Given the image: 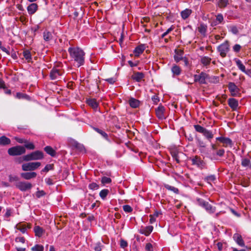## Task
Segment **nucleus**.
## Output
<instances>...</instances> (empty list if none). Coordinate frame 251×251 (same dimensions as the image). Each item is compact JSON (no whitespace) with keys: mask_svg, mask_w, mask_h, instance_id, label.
Segmentation results:
<instances>
[{"mask_svg":"<svg viewBox=\"0 0 251 251\" xmlns=\"http://www.w3.org/2000/svg\"><path fill=\"white\" fill-rule=\"evenodd\" d=\"M68 51L72 58L77 63L78 67L83 65L85 53L79 48H70Z\"/></svg>","mask_w":251,"mask_h":251,"instance_id":"1","label":"nucleus"},{"mask_svg":"<svg viewBox=\"0 0 251 251\" xmlns=\"http://www.w3.org/2000/svg\"><path fill=\"white\" fill-rule=\"evenodd\" d=\"M44 157L43 153L39 151L31 152L23 156V160L25 161L42 159Z\"/></svg>","mask_w":251,"mask_h":251,"instance_id":"2","label":"nucleus"},{"mask_svg":"<svg viewBox=\"0 0 251 251\" xmlns=\"http://www.w3.org/2000/svg\"><path fill=\"white\" fill-rule=\"evenodd\" d=\"M25 152V147L17 146L9 148L8 150V153L10 155L16 156L20 155Z\"/></svg>","mask_w":251,"mask_h":251,"instance_id":"3","label":"nucleus"},{"mask_svg":"<svg viewBox=\"0 0 251 251\" xmlns=\"http://www.w3.org/2000/svg\"><path fill=\"white\" fill-rule=\"evenodd\" d=\"M200 205L203 207L209 213H213L215 211V207H213L208 202L204 201L201 199H197Z\"/></svg>","mask_w":251,"mask_h":251,"instance_id":"4","label":"nucleus"},{"mask_svg":"<svg viewBox=\"0 0 251 251\" xmlns=\"http://www.w3.org/2000/svg\"><path fill=\"white\" fill-rule=\"evenodd\" d=\"M41 165L39 162H29L22 165V170L24 171H33L37 169Z\"/></svg>","mask_w":251,"mask_h":251,"instance_id":"5","label":"nucleus"},{"mask_svg":"<svg viewBox=\"0 0 251 251\" xmlns=\"http://www.w3.org/2000/svg\"><path fill=\"white\" fill-rule=\"evenodd\" d=\"M218 50L220 52V55L222 57H225L229 50V45L228 42L227 41H226L223 44H221L218 46Z\"/></svg>","mask_w":251,"mask_h":251,"instance_id":"6","label":"nucleus"},{"mask_svg":"<svg viewBox=\"0 0 251 251\" xmlns=\"http://www.w3.org/2000/svg\"><path fill=\"white\" fill-rule=\"evenodd\" d=\"M15 186L21 191H26L30 189L32 185L29 182L19 181L15 183Z\"/></svg>","mask_w":251,"mask_h":251,"instance_id":"7","label":"nucleus"},{"mask_svg":"<svg viewBox=\"0 0 251 251\" xmlns=\"http://www.w3.org/2000/svg\"><path fill=\"white\" fill-rule=\"evenodd\" d=\"M207 77L208 75L206 73L201 72L199 75H194V81L198 82L201 84H205Z\"/></svg>","mask_w":251,"mask_h":251,"instance_id":"8","label":"nucleus"},{"mask_svg":"<svg viewBox=\"0 0 251 251\" xmlns=\"http://www.w3.org/2000/svg\"><path fill=\"white\" fill-rule=\"evenodd\" d=\"M62 73L58 69H52L50 73V77L52 80L60 79L62 78Z\"/></svg>","mask_w":251,"mask_h":251,"instance_id":"9","label":"nucleus"},{"mask_svg":"<svg viewBox=\"0 0 251 251\" xmlns=\"http://www.w3.org/2000/svg\"><path fill=\"white\" fill-rule=\"evenodd\" d=\"M165 108L163 106L159 105L155 110L156 116L159 119L163 120L165 118L164 115Z\"/></svg>","mask_w":251,"mask_h":251,"instance_id":"10","label":"nucleus"},{"mask_svg":"<svg viewBox=\"0 0 251 251\" xmlns=\"http://www.w3.org/2000/svg\"><path fill=\"white\" fill-rule=\"evenodd\" d=\"M191 161L193 165H196L199 168H202L204 166V162L198 156L191 159Z\"/></svg>","mask_w":251,"mask_h":251,"instance_id":"11","label":"nucleus"},{"mask_svg":"<svg viewBox=\"0 0 251 251\" xmlns=\"http://www.w3.org/2000/svg\"><path fill=\"white\" fill-rule=\"evenodd\" d=\"M228 88L231 93V95L235 96L238 92V88L233 82H229L228 85Z\"/></svg>","mask_w":251,"mask_h":251,"instance_id":"12","label":"nucleus"},{"mask_svg":"<svg viewBox=\"0 0 251 251\" xmlns=\"http://www.w3.org/2000/svg\"><path fill=\"white\" fill-rule=\"evenodd\" d=\"M37 174L35 172L22 173L21 176L22 178L29 180L36 176Z\"/></svg>","mask_w":251,"mask_h":251,"instance_id":"13","label":"nucleus"},{"mask_svg":"<svg viewBox=\"0 0 251 251\" xmlns=\"http://www.w3.org/2000/svg\"><path fill=\"white\" fill-rule=\"evenodd\" d=\"M233 238L236 243L240 246L244 247L245 243L242 238L241 235L238 233H235L233 235Z\"/></svg>","mask_w":251,"mask_h":251,"instance_id":"14","label":"nucleus"},{"mask_svg":"<svg viewBox=\"0 0 251 251\" xmlns=\"http://www.w3.org/2000/svg\"><path fill=\"white\" fill-rule=\"evenodd\" d=\"M144 77V74L141 72H134L131 77L137 82L140 81Z\"/></svg>","mask_w":251,"mask_h":251,"instance_id":"15","label":"nucleus"},{"mask_svg":"<svg viewBox=\"0 0 251 251\" xmlns=\"http://www.w3.org/2000/svg\"><path fill=\"white\" fill-rule=\"evenodd\" d=\"M228 103L229 106L234 110H236L238 106V100L233 98L229 99Z\"/></svg>","mask_w":251,"mask_h":251,"instance_id":"16","label":"nucleus"},{"mask_svg":"<svg viewBox=\"0 0 251 251\" xmlns=\"http://www.w3.org/2000/svg\"><path fill=\"white\" fill-rule=\"evenodd\" d=\"M38 5L36 3H33L30 4L27 8V11L29 14H34L37 10Z\"/></svg>","mask_w":251,"mask_h":251,"instance_id":"17","label":"nucleus"},{"mask_svg":"<svg viewBox=\"0 0 251 251\" xmlns=\"http://www.w3.org/2000/svg\"><path fill=\"white\" fill-rule=\"evenodd\" d=\"M11 143L10 139L8 138L5 136H2L0 137V145L1 146H6L9 145Z\"/></svg>","mask_w":251,"mask_h":251,"instance_id":"18","label":"nucleus"},{"mask_svg":"<svg viewBox=\"0 0 251 251\" xmlns=\"http://www.w3.org/2000/svg\"><path fill=\"white\" fill-rule=\"evenodd\" d=\"M43 38L46 42H49L53 39V36L50 32L45 31L43 32Z\"/></svg>","mask_w":251,"mask_h":251,"instance_id":"19","label":"nucleus"},{"mask_svg":"<svg viewBox=\"0 0 251 251\" xmlns=\"http://www.w3.org/2000/svg\"><path fill=\"white\" fill-rule=\"evenodd\" d=\"M175 52L176 54L174 56L175 60L176 62H179L183 58V51L181 50H176Z\"/></svg>","mask_w":251,"mask_h":251,"instance_id":"20","label":"nucleus"},{"mask_svg":"<svg viewBox=\"0 0 251 251\" xmlns=\"http://www.w3.org/2000/svg\"><path fill=\"white\" fill-rule=\"evenodd\" d=\"M139 101L134 98H131L129 100V103L130 106L132 108H137L139 105Z\"/></svg>","mask_w":251,"mask_h":251,"instance_id":"21","label":"nucleus"},{"mask_svg":"<svg viewBox=\"0 0 251 251\" xmlns=\"http://www.w3.org/2000/svg\"><path fill=\"white\" fill-rule=\"evenodd\" d=\"M145 50L144 45H141L137 47L134 50L135 56H139Z\"/></svg>","mask_w":251,"mask_h":251,"instance_id":"22","label":"nucleus"},{"mask_svg":"<svg viewBox=\"0 0 251 251\" xmlns=\"http://www.w3.org/2000/svg\"><path fill=\"white\" fill-rule=\"evenodd\" d=\"M153 227L152 226H149L146 227L145 229H143L140 230V233L148 236L152 231Z\"/></svg>","mask_w":251,"mask_h":251,"instance_id":"23","label":"nucleus"},{"mask_svg":"<svg viewBox=\"0 0 251 251\" xmlns=\"http://www.w3.org/2000/svg\"><path fill=\"white\" fill-rule=\"evenodd\" d=\"M236 64L241 71L246 74H248V72L246 70L245 66L242 64V62L240 60H236Z\"/></svg>","mask_w":251,"mask_h":251,"instance_id":"24","label":"nucleus"},{"mask_svg":"<svg viewBox=\"0 0 251 251\" xmlns=\"http://www.w3.org/2000/svg\"><path fill=\"white\" fill-rule=\"evenodd\" d=\"M45 151L51 156L55 155V151L50 146H47L44 149Z\"/></svg>","mask_w":251,"mask_h":251,"instance_id":"25","label":"nucleus"},{"mask_svg":"<svg viewBox=\"0 0 251 251\" xmlns=\"http://www.w3.org/2000/svg\"><path fill=\"white\" fill-rule=\"evenodd\" d=\"M191 13V10L186 9L181 12V15L183 19H186L189 16Z\"/></svg>","mask_w":251,"mask_h":251,"instance_id":"26","label":"nucleus"},{"mask_svg":"<svg viewBox=\"0 0 251 251\" xmlns=\"http://www.w3.org/2000/svg\"><path fill=\"white\" fill-rule=\"evenodd\" d=\"M34 231L36 236L41 237L43 234L44 230L43 228L40 227L39 226H36L34 227Z\"/></svg>","mask_w":251,"mask_h":251,"instance_id":"27","label":"nucleus"},{"mask_svg":"<svg viewBox=\"0 0 251 251\" xmlns=\"http://www.w3.org/2000/svg\"><path fill=\"white\" fill-rule=\"evenodd\" d=\"M87 103L93 108H96L98 107V103L95 99H90L87 100Z\"/></svg>","mask_w":251,"mask_h":251,"instance_id":"28","label":"nucleus"},{"mask_svg":"<svg viewBox=\"0 0 251 251\" xmlns=\"http://www.w3.org/2000/svg\"><path fill=\"white\" fill-rule=\"evenodd\" d=\"M172 72L174 75H178L180 74L181 69L178 66L174 65L172 68Z\"/></svg>","mask_w":251,"mask_h":251,"instance_id":"29","label":"nucleus"},{"mask_svg":"<svg viewBox=\"0 0 251 251\" xmlns=\"http://www.w3.org/2000/svg\"><path fill=\"white\" fill-rule=\"evenodd\" d=\"M203 135L206 138V139L209 141L213 138V134L212 133L207 129L205 130L204 132L203 133Z\"/></svg>","mask_w":251,"mask_h":251,"instance_id":"30","label":"nucleus"},{"mask_svg":"<svg viewBox=\"0 0 251 251\" xmlns=\"http://www.w3.org/2000/svg\"><path fill=\"white\" fill-rule=\"evenodd\" d=\"M8 180L10 182H15V184L19 181V178L17 176L12 175L8 176Z\"/></svg>","mask_w":251,"mask_h":251,"instance_id":"31","label":"nucleus"},{"mask_svg":"<svg viewBox=\"0 0 251 251\" xmlns=\"http://www.w3.org/2000/svg\"><path fill=\"white\" fill-rule=\"evenodd\" d=\"M160 214V212L158 211H155L153 215H151L150 220V223L152 224L153 222H154L156 220V217H157Z\"/></svg>","mask_w":251,"mask_h":251,"instance_id":"32","label":"nucleus"},{"mask_svg":"<svg viewBox=\"0 0 251 251\" xmlns=\"http://www.w3.org/2000/svg\"><path fill=\"white\" fill-rule=\"evenodd\" d=\"M228 4V0H219L218 6L221 8L225 7Z\"/></svg>","mask_w":251,"mask_h":251,"instance_id":"33","label":"nucleus"},{"mask_svg":"<svg viewBox=\"0 0 251 251\" xmlns=\"http://www.w3.org/2000/svg\"><path fill=\"white\" fill-rule=\"evenodd\" d=\"M211 58L204 56L201 58V62L204 65H207L209 64L211 61Z\"/></svg>","mask_w":251,"mask_h":251,"instance_id":"34","label":"nucleus"},{"mask_svg":"<svg viewBox=\"0 0 251 251\" xmlns=\"http://www.w3.org/2000/svg\"><path fill=\"white\" fill-rule=\"evenodd\" d=\"M194 127H195V130L200 132V133H203L205 131V130L206 129V128H204L203 127L201 126L200 125H195L194 126Z\"/></svg>","mask_w":251,"mask_h":251,"instance_id":"35","label":"nucleus"},{"mask_svg":"<svg viewBox=\"0 0 251 251\" xmlns=\"http://www.w3.org/2000/svg\"><path fill=\"white\" fill-rule=\"evenodd\" d=\"M222 143L224 144V146L225 147H226L227 146L231 147L232 144V141L229 138L225 137Z\"/></svg>","mask_w":251,"mask_h":251,"instance_id":"36","label":"nucleus"},{"mask_svg":"<svg viewBox=\"0 0 251 251\" xmlns=\"http://www.w3.org/2000/svg\"><path fill=\"white\" fill-rule=\"evenodd\" d=\"M251 162L249 159L247 158H244L242 160L241 164L244 167H248L250 168Z\"/></svg>","mask_w":251,"mask_h":251,"instance_id":"37","label":"nucleus"},{"mask_svg":"<svg viewBox=\"0 0 251 251\" xmlns=\"http://www.w3.org/2000/svg\"><path fill=\"white\" fill-rule=\"evenodd\" d=\"M23 55L24 57L28 61L31 59L30 52L28 50L24 51Z\"/></svg>","mask_w":251,"mask_h":251,"instance_id":"38","label":"nucleus"},{"mask_svg":"<svg viewBox=\"0 0 251 251\" xmlns=\"http://www.w3.org/2000/svg\"><path fill=\"white\" fill-rule=\"evenodd\" d=\"M32 251H43L44 247L42 245H36L31 248Z\"/></svg>","mask_w":251,"mask_h":251,"instance_id":"39","label":"nucleus"},{"mask_svg":"<svg viewBox=\"0 0 251 251\" xmlns=\"http://www.w3.org/2000/svg\"><path fill=\"white\" fill-rule=\"evenodd\" d=\"M109 192L108 190L107 189H103L100 193V197L102 199H104L105 197L107 196L108 193Z\"/></svg>","mask_w":251,"mask_h":251,"instance_id":"40","label":"nucleus"},{"mask_svg":"<svg viewBox=\"0 0 251 251\" xmlns=\"http://www.w3.org/2000/svg\"><path fill=\"white\" fill-rule=\"evenodd\" d=\"M165 187L167 189H168L169 190L172 191L174 192H175V193H177L178 192V190L177 188H175V187H174L173 186H170V185H169L168 184H165Z\"/></svg>","mask_w":251,"mask_h":251,"instance_id":"41","label":"nucleus"},{"mask_svg":"<svg viewBox=\"0 0 251 251\" xmlns=\"http://www.w3.org/2000/svg\"><path fill=\"white\" fill-rule=\"evenodd\" d=\"M172 155L173 158L176 161V162L177 163H179L180 160L179 159V156H178V153L177 152H176V151H174V152H172Z\"/></svg>","mask_w":251,"mask_h":251,"instance_id":"42","label":"nucleus"},{"mask_svg":"<svg viewBox=\"0 0 251 251\" xmlns=\"http://www.w3.org/2000/svg\"><path fill=\"white\" fill-rule=\"evenodd\" d=\"M111 178L106 176L103 177L101 179V182L103 184L109 183L111 182Z\"/></svg>","mask_w":251,"mask_h":251,"instance_id":"43","label":"nucleus"},{"mask_svg":"<svg viewBox=\"0 0 251 251\" xmlns=\"http://www.w3.org/2000/svg\"><path fill=\"white\" fill-rule=\"evenodd\" d=\"M25 146L26 148L29 150H33L35 148V146L32 143H28L26 141V143H25Z\"/></svg>","mask_w":251,"mask_h":251,"instance_id":"44","label":"nucleus"},{"mask_svg":"<svg viewBox=\"0 0 251 251\" xmlns=\"http://www.w3.org/2000/svg\"><path fill=\"white\" fill-rule=\"evenodd\" d=\"M95 129L97 132L100 134L105 139L107 138V134L105 132L98 128H95Z\"/></svg>","mask_w":251,"mask_h":251,"instance_id":"45","label":"nucleus"},{"mask_svg":"<svg viewBox=\"0 0 251 251\" xmlns=\"http://www.w3.org/2000/svg\"><path fill=\"white\" fill-rule=\"evenodd\" d=\"M52 169V165L51 164H48L41 171V172H47L49 170Z\"/></svg>","mask_w":251,"mask_h":251,"instance_id":"46","label":"nucleus"},{"mask_svg":"<svg viewBox=\"0 0 251 251\" xmlns=\"http://www.w3.org/2000/svg\"><path fill=\"white\" fill-rule=\"evenodd\" d=\"M230 30L232 33L234 34H237L238 33V29L236 26H231L230 27Z\"/></svg>","mask_w":251,"mask_h":251,"instance_id":"47","label":"nucleus"},{"mask_svg":"<svg viewBox=\"0 0 251 251\" xmlns=\"http://www.w3.org/2000/svg\"><path fill=\"white\" fill-rule=\"evenodd\" d=\"M123 209L125 212H131L132 210V208L128 205H125L123 206Z\"/></svg>","mask_w":251,"mask_h":251,"instance_id":"48","label":"nucleus"},{"mask_svg":"<svg viewBox=\"0 0 251 251\" xmlns=\"http://www.w3.org/2000/svg\"><path fill=\"white\" fill-rule=\"evenodd\" d=\"M145 249L147 251H153L152 245L150 243L146 245Z\"/></svg>","mask_w":251,"mask_h":251,"instance_id":"49","label":"nucleus"},{"mask_svg":"<svg viewBox=\"0 0 251 251\" xmlns=\"http://www.w3.org/2000/svg\"><path fill=\"white\" fill-rule=\"evenodd\" d=\"M89 187L92 190H95L98 188L99 185L96 183H92L89 184Z\"/></svg>","mask_w":251,"mask_h":251,"instance_id":"50","label":"nucleus"},{"mask_svg":"<svg viewBox=\"0 0 251 251\" xmlns=\"http://www.w3.org/2000/svg\"><path fill=\"white\" fill-rule=\"evenodd\" d=\"M15 140H16L18 143L22 144V143H26V140L23 138H20L18 137H15L14 138Z\"/></svg>","mask_w":251,"mask_h":251,"instance_id":"51","label":"nucleus"},{"mask_svg":"<svg viewBox=\"0 0 251 251\" xmlns=\"http://www.w3.org/2000/svg\"><path fill=\"white\" fill-rule=\"evenodd\" d=\"M94 249L95 251H101V245L100 242L96 243L94 245Z\"/></svg>","mask_w":251,"mask_h":251,"instance_id":"52","label":"nucleus"},{"mask_svg":"<svg viewBox=\"0 0 251 251\" xmlns=\"http://www.w3.org/2000/svg\"><path fill=\"white\" fill-rule=\"evenodd\" d=\"M120 246L122 248H125L127 246V243L126 241L121 239L120 241Z\"/></svg>","mask_w":251,"mask_h":251,"instance_id":"53","label":"nucleus"},{"mask_svg":"<svg viewBox=\"0 0 251 251\" xmlns=\"http://www.w3.org/2000/svg\"><path fill=\"white\" fill-rule=\"evenodd\" d=\"M199 31L201 33H204L206 31L205 26L203 25H201L199 27Z\"/></svg>","mask_w":251,"mask_h":251,"instance_id":"54","label":"nucleus"},{"mask_svg":"<svg viewBox=\"0 0 251 251\" xmlns=\"http://www.w3.org/2000/svg\"><path fill=\"white\" fill-rule=\"evenodd\" d=\"M205 179L206 180H207L208 182H210V181H213L214 180H215L216 179V177L214 175H211V176H207L206 177H205Z\"/></svg>","mask_w":251,"mask_h":251,"instance_id":"55","label":"nucleus"},{"mask_svg":"<svg viewBox=\"0 0 251 251\" xmlns=\"http://www.w3.org/2000/svg\"><path fill=\"white\" fill-rule=\"evenodd\" d=\"M16 227L18 229L20 230L23 233H25L26 230V227L25 226H16Z\"/></svg>","mask_w":251,"mask_h":251,"instance_id":"56","label":"nucleus"},{"mask_svg":"<svg viewBox=\"0 0 251 251\" xmlns=\"http://www.w3.org/2000/svg\"><path fill=\"white\" fill-rule=\"evenodd\" d=\"M45 195V193L44 191H38L36 193V196L37 198H40L41 197H42Z\"/></svg>","mask_w":251,"mask_h":251,"instance_id":"57","label":"nucleus"},{"mask_svg":"<svg viewBox=\"0 0 251 251\" xmlns=\"http://www.w3.org/2000/svg\"><path fill=\"white\" fill-rule=\"evenodd\" d=\"M241 46L238 44H236L234 46L233 49L235 52H238L241 49Z\"/></svg>","mask_w":251,"mask_h":251,"instance_id":"58","label":"nucleus"},{"mask_svg":"<svg viewBox=\"0 0 251 251\" xmlns=\"http://www.w3.org/2000/svg\"><path fill=\"white\" fill-rule=\"evenodd\" d=\"M216 20L219 23H221L223 20V16L221 14H218L216 17Z\"/></svg>","mask_w":251,"mask_h":251,"instance_id":"59","label":"nucleus"},{"mask_svg":"<svg viewBox=\"0 0 251 251\" xmlns=\"http://www.w3.org/2000/svg\"><path fill=\"white\" fill-rule=\"evenodd\" d=\"M45 181L47 183V184L49 185H51L53 184V181L50 178H46Z\"/></svg>","mask_w":251,"mask_h":251,"instance_id":"60","label":"nucleus"},{"mask_svg":"<svg viewBox=\"0 0 251 251\" xmlns=\"http://www.w3.org/2000/svg\"><path fill=\"white\" fill-rule=\"evenodd\" d=\"M105 80L110 84H113L115 82V79L113 77L106 79Z\"/></svg>","mask_w":251,"mask_h":251,"instance_id":"61","label":"nucleus"},{"mask_svg":"<svg viewBox=\"0 0 251 251\" xmlns=\"http://www.w3.org/2000/svg\"><path fill=\"white\" fill-rule=\"evenodd\" d=\"M225 153V150L224 149H221L219 150L217 152V154L219 155V156H222Z\"/></svg>","mask_w":251,"mask_h":251,"instance_id":"62","label":"nucleus"},{"mask_svg":"<svg viewBox=\"0 0 251 251\" xmlns=\"http://www.w3.org/2000/svg\"><path fill=\"white\" fill-rule=\"evenodd\" d=\"M16 240L17 242H21L22 243H24L25 241V238L24 237H18V238H17Z\"/></svg>","mask_w":251,"mask_h":251,"instance_id":"63","label":"nucleus"},{"mask_svg":"<svg viewBox=\"0 0 251 251\" xmlns=\"http://www.w3.org/2000/svg\"><path fill=\"white\" fill-rule=\"evenodd\" d=\"M16 97L18 99H21L25 97V96L23 94L20 93H17L16 94Z\"/></svg>","mask_w":251,"mask_h":251,"instance_id":"64","label":"nucleus"}]
</instances>
